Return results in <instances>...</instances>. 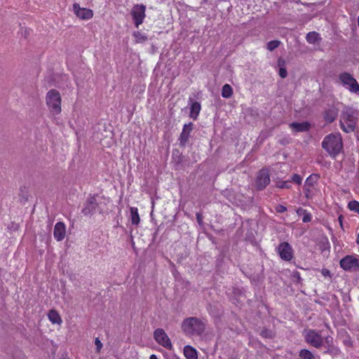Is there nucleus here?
<instances>
[{"mask_svg": "<svg viewBox=\"0 0 359 359\" xmlns=\"http://www.w3.org/2000/svg\"><path fill=\"white\" fill-rule=\"evenodd\" d=\"M322 147L332 157L338 155L343 148L342 138L340 133H331L327 135L322 142Z\"/></svg>", "mask_w": 359, "mask_h": 359, "instance_id": "f257e3e1", "label": "nucleus"}, {"mask_svg": "<svg viewBox=\"0 0 359 359\" xmlns=\"http://www.w3.org/2000/svg\"><path fill=\"white\" fill-rule=\"evenodd\" d=\"M182 329L187 335H200L205 329V325L200 319L191 317L183 321Z\"/></svg>", "mask_w": 359, "mask_h": 359, "instance_id": "f03ea898", "label": "nucleus"}, {"mask_svg": "<svg viewBox=\"0 0 359 359\" xmlns=\"http://www.w3.org/2000/svg\"><path fill=\"white\" fill-rule=\"evenodd\" d=\"M46 102L50 113L52 115H58L61 113V95L60 93L52 89L49 90L46 96Z\"/></svg>", "mask_w": 359, "mask_h": 359, "instance_id": "7ed1b4c3", "label": "nucleus"}, {"mask_svg": "<svg viewBox=\"0 0 359 359\" xmlns=\"http://www.w3.org/2000/svg\"><path fill=\"white\" fill-rule=\"evenodd\" d=\"M354 110L351 108H346L340 118V127L346 133H351L355 128Z\"/></svg>", "mask_w": 359, "mask_h": 359, "instance_id": "20e7f679", "label": "nucleus"}, {"mask_svg": "<svg viewBox=\"0 0 359 359\" xmlns=\"http://www.w3.org/2000/svg\"><path fill=\"white\" fill-rule=\"evenodd\" d=\"M339 80L341 84L351 93L359 92V84L358 81L348 73H342L339 75Z\"/></svg>", "mask_w": 359, "mask_h": 359, "instance_id": "39448f33", "label": "nucleus"}, {"mask_svg": "<svg viewBox=\"0 0 359 359\" xmlns=\"http://www.w3.org/2000/svg\"><path fill=\"white\" fill-rule=\"evenodd\" d=\"M319 176L316 174L309 175L304 182V192L307 198H312L317 191L316 185L318 181Z\"/></svg>", "mask_w": 359, "mask_h": 359, "instance_id": "423d86ee", "label": "nucleus"}, {"mask_svg": "<svg viewBox=\"0 0 359 359\" xmlns=\"http://www.w3.org/2000/svg\"><path fill=\"white\" fill-rule=\"evenodd\" d=\"M146 6L143 4H135L131 9V15L136 27L143 23L145 18Z\"/></svg>", "mask_w": 359, "mask_h": 359, "instance_id": "0eeeda50", "label": "nucleus"}, {"mask_svg": "<svg viewBox=\"0 0 359 359\" xmlns=\"http://www.w3.org/2000/svg\"><path fill=\"white\" fill-rule=\"evenodd\" d=\"M154 337L155 341L161 346H163L166 349L172 350V344L171 341L163 329H156L154 333Z\"/></svg>", "mask_w": 359, "mask_h": 359, "instance_id": "6e6552de", "label": "nucleus"}, {"mask_svg": "<svg viewBox=\"0 0 359 359\" xmlns=\"http://www.w3.org/2000/svg\"><path fill=\"white\" fill-rule=\"evenodd\" d=\"M304 337L306 342L316 348H319L323 344V337L318 332L314 330H309L306 331L304 334Z\"/></svg>", "mask_w": 359, "mask_h": 359, "instance_id": "1a4fd4ad", "label": "nucleus"}, {"mask_svg": "<svg viewBox=\"0 0 359 359\" xmlns=\"http://www.w3.org/2000/svg\"><path fill=\"white\" fill-rule=\"evenodd\" d=\"M277 252L283 260L290 261L293 258V250L287 242L280 243L277 248Z\"/></svg>", "mask_w": 359, "mask_h": 359, "instance_id": "9d476101", "label": "nucleus"}, {"mask_svg": "<svg viewBox=\"0 0 359 359\" xmlns=\"http://www.w3.org/2000/svg\"><path fill=\"white\" fill-rule=\"evenodd\" d=\"M73 11L77 18L81 20H88L93 18V11L87 8H81L79 4H73Z\"/></svg>", "mask_w": 359, "mask_h": 359, "instance_id": "9b49d317", "label": "nucleus"}, {"mask_svg": "<svg viewBox=\"0 0 359 359\" xmlns=\"http://www.w3.org/2000/svg\"><path fill=\"white\" fill-rule=\"evenodd\" d=\"M340 266L345 271L355 270L359 267L358 259L352 255H346L340 260Z\"/></svg>", "mask_w": 359, "mask_h": 359, "instance_id": "f8f14e48", "label": "nucleus"}, {"mask_svg": "<svg viewBox=\"0 0 359 359\" xmlns=\"http://www.w3.org/2000/svg\"><path fill=\"white\" fill-rule=\"evenodd\" d=\"M97 203L95 196H90L84 204L82 212L86 216L93 215L97 209Z\"/></svg>", "mask_w": 359, "mask_h": 359, "instance_id": "ddd939ff", "label": "nucleus"}, {"mask_svg": "<svg viewBox=\"0 0 359 359\" xmlns=\"http://www.w3.org/2000/svg\"><path fill=\"white\" fill-rule=\"evenodd\" d=\"M270 182V177L266 170H261L257 177L256 186L258 189H264Z\"/></svg>", "mask_w": 359, "mask_h": 359, "instance_id": "4468645a", "label": "nucleus"}, {"mask_svg": "<svg viewBox=\"0 0 359 359\" xmlns=\"http://www.w3.org/2000/svg\"><path fill=\"white\" fill-rule=\"evenodd\" d=\"M54 237L57 241H62L66 234V227L64 223L57 222L54 227Z\"/></svg>", "mask_w": 359, "mask_h": 359, "instance_id": "2eb2a0df", "label": "nucleus"}, {"mask_svg": "<svg viewBox=\"0 0 359 359\" xmlns=\"http://www.w3.org/2000/svg\"><path fill=\"white\" fill-rule=\"evenodd\" d=\"M193 129V124L191 123H189L188 124H185L183 127L182 132L180 134V144L182 145H184L189 137L190 133Z\"/></svg>", "mask_w": 359, "mask_h": 359, "instance_id": "dca6fc26", "label": "nucleus"}, {"mask_svg": "<svg viewBox=\"0 0 359 359\" xmlns=\"http://www.w3.org/2000/svg\"><path fill=\"white\" fill-rule=\"evenodd\" d=\"M201 106L198 102H192L190 107V117L196 120L201 111Z\"/></svg>", "mask_w": 359, "mask_h": 359, "instance_id": "f3484780", "label": "nucleus"}, {"mask_svg": "<svg viewBox=\"0 0 359 359\" xmlns=\"http://www.w3.org/2000/svg\"><path fill=\"white\" fill-rule=\"evenodd\" d=\"M48 318L53 324L61 325L62 320L57 311L50 310L48 313Z\"/></svg>", "mask_w": 359, "mask_h": 359, "instance_id": "a211bd4d", "label": "nucleus"}, {"mask_svg": "<svg viewBox=\"0 0 359 359\" xmlns=\"http://www.w3.org/2000/svg\"><path fill=\"white\" fill-rule=\"evenodd\" d=\"M184 355L187 359H198L197 352L191 346H185L184 348Z\"/></svg>", "mask_w": 359, "mask_h": 359, "instance_id": "6ab92c4d", "label": "nucleus"}, {"mask_svg": "<svg viewBox=\"0 0 359 359\" xmlns=\"http://www.w3.org/2000/svg\"><path fill=\"white\" fill-rule=\"evenodd\" d=\"M338 115V111L335 108L329 109L325 111L324 118L327 122L331 123L335 120Z\"/></svg>", "mask_w": 359, "mask_h": 359, "instance_id": "aec40b11", "label": "nucleus"}, {"mask_svg": "<svg viewBox=\"0 0 359 359\" xmlns=\"http://www.w3.org/2000/svg\"><path fill=\"white\" fill-rule=\"evenodd\" d=\"M310 125L307 122L303 123H292L290 127L295 131L302 132L309 130Z\"/></svg>", "mask_w": 359, "mask_h": 359, "instance_id": "412c9836", "label": "nucleus"}, {"mask_svg": "<svg viewBox=\"0 0 359 359\" xmlns=\"http://www.w3.org/2000/svg\"><path fill=\"white\" fill-rule=\"evenodd\" d=\"M130 219L133 224L138 225L140 222V218L138 213V210L135 207H131L130 209Z\"/></svg>", "mask_w": 359, "mask_h": 359, "instance_id": "4be33fe9", "label": "nucleus"}, {"mask_svg": "<svg viewBox=\"0 0 359 359\" xmlns=\"http://www.w3.org/2000/svg\"><path fill=\"white\" fill-rule=\"evenodd\" d=\"M233 94V89L229 84H225L222 89V96L224 98H229Z\"/></svg>", "mask_w": 359, "mask_h": 359, "instance_id": "5701e85b", "label": "nucleus"}, {"mask_svg": "<svg viewBox=\"0 0 359 359\" xmlns=\"http://www.w3.org/2000/svg\"><path fill=\"white\" fill-rule=\"evenodd\" d=\"M133 36L136 43H143L147 40V36L140 32H135L133 33Z\"/></svg>", "mask_w": 359, "mask_h": 359, "instance_id": "b1692460", "label": "nucleus"}, {"mask_svg": "<svg viewBox=\"0 0 359 359\" xmlns=\"http://www.w3.org/2000/svg\"><path fill=\"white\" fill-rule=\"evenodd\" d=\"M319 38V34L316 32H311L307 34L306 35V41L309 43H315Z\"/></svg>", "mask_w": 359, "mask_h": 359, "instance_id": "393cba45", "label": "nucleus"}, {"mask_svg": "<svg viewBox=\"0 0 359 359\" xmlns=\"http://www.w3.org/2000/svg\"><path fill=\"white\" fill-rule=\"evenodd\" d=\"M299 356L302 359H314V355H313V353L306 349L301 350L299 353Z\"/></svg>", "mask_w": 359, "mask_h": 359, "instance_id": "a878e982", "label": "nucleus"}, {"mask_svg": "<svg viewBox=\"0 0 359 359\" xmlns=\"http://www.w3.org/2000/svg\"><path fill=\"white\" fill-rule=\"evenodd\" d=\"M348 208L350 210L359 214V202L356 201H351L348 203Z\"/></svg>", "mask_w": 359, "mask_h": 359, "instance_id": "bb28decb", "label": "nucleus"}, {"mask_svg": "<svg viewBox=\"0 0 359 359\" xmlns=\"http://www.w3.org/2000/svg\"><path fill=\"white\" fill-rule=\"evenodd\" d=\"M290 181H281L277 183V187L281 189H290L291 187Z\"/></svg>", "mask_w": 359, "mask_h": 359, "instance_id": "cd10ccee", "label": "nucleus"}, {"mask_svg": "<svg viewBox=\"0 0 359 359\" xmlns=\"http://www.w3.org/2000/svg\"><path fill=\"white\" fill-rule=\"evenodd\" d=\"M280 44L278 41H271L267 43V49L269 50H273L275 48H278Z\"/></svg>", "mask_w": 359, "mask_h": 359, "instance_id": "c85d7f7f", "label": "nucleus"}, {"mask_svg": "<svg viewBox=\"0 0 359 359\" xmlns=\"http://www.w3.org/2000/svg\"><path fill=\"white\" fill-rule=\"evenodd\" d=\"M302 177H301L298 174H294L293 175V176L292 177V182H293L294 183H296L297 184H301L302 182Z\"/></svg>", "mask_w": 359, "mask_h": 359, "instance_id": "c756f323", "label": "nucleus"}, {"mask_svg": "<svg viewBox=\"0 0 359 359\" xmlns=\"http://www.w3.org/2000/svg\"><path fill=\"white\" fill-rule=\"evenodd\" d=\"M302 220L304 222H309L311 220V215L310 213L304 212Z\"/></svg>", "mask_w": 359, "mask_h": 359, "instance_id": "7c9ffc66", "label": "nucleus"}, {"mask_svg": "<svg viewBox=\"0 0 359 359\" xmlns=\"http://www.w3.org/2000/svg\"><path fill=\"white\" fill-rule=\"evenodd\" d=\"M95 344L96 346L97 351L99 352L102 347V344L101 343L100 340L98 338L95 339Z\"/></svg>", "mask_w": 359, "mask_h": 359, "instance_id": "2f4dec72", "label": "nucleus"}, {"mask_svg": "<svg viewBox=\"0 0 359 359\" xmlns=\"http://www.w3.org/2000/svg\"><path fill=\"white\" fill-rule=\"evenodd\" d=\"M279 75L281 78H285L287 75V70L284 68H280L279 69Z\"/></svg>", "mask_w": 359, "mask_h": 359, "instance_id": "473e14b6", "label": "nucleus"}, {"mask_svg": "<svg viewBox=\"0 0 359 359\" xmlns=\"http://www.w3.org/2000/svg\"><path fill=\"white\" fill-rule=\"evenodd\" d=\"M321 273L324 276H330V271L328 269H323Z\"/></svg>", "mask_w": 359, "mask_h": 359, "instance_id": "72a5a7b5", "label": "nucleus"}, {"mask_svg": "<svg viewBox=\"0 0 359 359\" xmlns=\"http://www.w3.org/2000/svg\"><path fill=\"white\" fill-rule=\"evenodd\" d=\"M286 210V208L283 205H279L277 207V211L279 212H283Z\"/></svg>", "mask_w": 359, "mask_h": 359, "instance_id": "f704fd0d", "label": "nucleus"}, {"mask_svg": "<svg viewBox=\"0 0 359 359\" xmlns=\"http://www.w3.org/2000/svg\"><path fill=\"white\" fill-rule=\"evenodd\" d=\"M149 359H158V357L156 355L152 354V355H150Z\"/></svg>", "mask_w": 359, "mask_h": 359, "instance_id": "c9c22d12", "label": "nucleus"}, {"mask_svg": "<svg viewBox=\"0 0 359 359\" xmlns=\"http://www.w3.org/2000/svg\"><path fill=\"white\" fill-rule=\"evenodd\" d=\"M325 341H326L327 343H329L330 341H332V338L326 337L325 338Z\"/></svg>", "mask_w": 359, "mask_h": 359, "instance_id": "e433bc0d", "label": "nucleus"}, {"mask_svg": "<svg viewBox=\"0 0 359 359\" xmlns=\"http://www.w3.org/2000/svg\"><path fill=\"white\" fill-rule=\"evenodd\" d=\"M197 219H198V222L200 223L201 221V217L199 215H197Z\"/></svg>", "mask_w": 359, "mask_h": 359, "instance_id": "4c0bfd02", "label": "nucleus"}, {"mask_svg": "<svg viewBox=\"0 0 359 359\" xmlns=\"http://www.w3.org/2000/svg\"><path fill=\"white\" fill-rule=\"evenodd\" d=\"M357 243L359 244V235H358V238H357Z\"/></svg>", "mask_w": 359, "mask_h": 359, "instance_id": "58836bf2", "label": "nucleus"}, {"mask_svg": "<svg viewBox=\"0 0 359 359\" xmlns=\"http://www.w3.org/2000/svg\"><path fill=\"white\" fill-rule=\"evenodd\" d=\"M262 334L263 336L266 337V335H265V334H264V332H262Z\"/></svg>", "mask_w": 359, "mask_h": 359, "instance_id": "ea45409f", "label": "nucleus"}, {"mask_svg": "<svg viewBox=\"0 0 359 359\" xmlns=\"http://www.w3.org/2000/svg\"><path fill=\"white\" fill-rule=\"evenodd\" d=\"M339 219L340 222L341 223V217H339Z\"/></svg>", "mask_w": 359, "mask_h": 359, "instance_id": "a19ab883", "label": "nucleus"}, {"mask_svg": "<svg viewBox=\"0 0 359 359\" xmlns=\"http://www.w3.org/2000/svg\"><path fill=\"white\" fill-rule=\"evenodd\" d=\"M357 137H358V139L359 140V134L358 135V136H357Z\"/></svg>", "mask_w": 359, "mask_h": 359, "instance_id": "79ce46f5", "label": "nucleus"}]
</instances>
